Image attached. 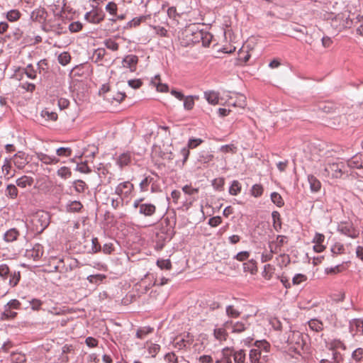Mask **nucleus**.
Instances as JSON below:
<instances>
[{
	"mask_svg": "<svg viewBox=\"0 0 363 363\" xmlns=\"http://www.w3.org/2000/svg\"><path fill=\"white\" fill-rule=\"evenodd\" d=\"M19 233L16 228H11L4 235V239L7 242H11L17 240Z\"/></svg>",
	"mask_w": 363,
	"mask_h": 363,
	"instance_id": "obj_25",
	"label": "nucleus"
},
{
	"mask_svg": "<svg viewBox=\"0 0 363 363\" xmlns=\"http://www.w3.org/2000/svg\"><path fill=\"white\" fill-rule=\"evenodd\" d=\"M271 201L273 203H274L277 207H282L284 205V200L281 196L277 192H272L271 194Z\"/></svg>",
	"mask_w": 363,
	"mask_h": 363,
	"instance_id": "obj_40",
	"label": "nucleus"
},
{
	"mask_svg": "<svg viewBox=\"0 0 363 363\" xmlns=\"http://www.w3.org/2000/svg\"><path fill=\"white\" fill-rule=\"evenodd\" d=\"M17 313L13 311L11 308L4 307V311L1 314V319L2 320H11L16 318Z\"/></svg>",
	"mask_w": 363,
	"mask_h": 363,
	"instance_id": "obj_31",
	"label": "nucleus"
},
{
	"mask_svg": "<svg viewBox=\"0 0 363 363\" xmlns=\"http://www.w3.org/2000/svg\"><path fill=\"white\" fill-rule=\"evenodd\" d=\"M134 189V186L130 182H123L118 184L115 189V194L120 197L128 198Z\"/></svg>",
	"mask_w": 363,
	"mask_h": 363,
	"instance_id": "obj_5",
	"label": "nucleus"
},
{
	"mask_svg": "<svg viewBox=\"0 0 363 363\" xmlns=\"http://www.w3.org/2000/svg\"><path fill=\"white\" fill-rule=\"evenodd\" d=\"M227 330L228 329L224 327L223 325L220 328H216L213 330V336L215 339L219 341L220 342L226 340L228 336Z\"/></svg>",
	"mask_w": 363,
	"mask_h": 363,
	"instance_id": "obj_16",
	"label": "nucleus"
},
{
	"mask_svg": "<svg viewBox=\"0 0 363 363\" xmlns=\"http://www.w3.org/2000/svg\"><path fill=\"white\" fill-rule=\"evenodd\" d=\"M106 48L112 51H116L119 48V45L111 38L106 39L104 41Z\"/></svg>",
	"mask_w": 363,
	"mask_h": 363,
	"instance_id": "obj_50",
	"label": "nucleus"
},
{
	"mask_svg": "<svg viewBox=\"0 0 363 363\" xmlns=\"http://www.w3.org/2000/svg\"><path fill=\"white\" fill-rule=\"evenodd\" d=\"M43 247L40 244L36 243L33 245L32 249L26 250V256L36 261L43 256Z\"/></svg>",
	"mask_w": 363,
	"mask_h": 363,
	"instance_id": "obj_10",
	"label": "nucleus"
},
{
	"mask_svg": "<svg viewBox=\"0 0 363 363\" xmlns=\"http://www.w3.org/2000/svg\"><path fill=\"white\" fill-rule=\"evenodd\" d=\"M328 348L330 351H337V349L346 350V346L342 341L339 339H333L327 344Z\"/></svg>",
	"mask_w": 363,
	"mask_h": 363,
	"instance_id": "obj_22",
	"label": "nucleus"
},
{
	"mask_svg": "<svg viewBox=\"0 0 363 363\" xmlns=\"http://www.w3.org/2000/svg\"><path fill=\"white\" fill-rule=\"evenodd\" d=\"M307 280V277L303 274H296L292 278V284L298 285Z\"/></svg>",
	"mask_w": 363,
	"mask_h": 363,
	"instance_id": "obj_62",
	"label": "nucleus"
},
{
	"mask_svg": "<svg viewBox=\"0 0 363 363\" xmlns=\"http://www.w3.org/2000/svg\"><path fill=\"white\" fill-rule=\"evenodd\" d=\"M84 18L89 23L97 24L104 20V14L98 10H93L86 12L84 15Z\"/></svg>",
	"mask_w": 363,
	"mask_h": 363,
	"instance_id": "obj_11",
	"label": "nucleus"
},
{
	"mask_svg": "<svg viewBox=\"0 0 363 363\" xmlns=\"http://www.w3.org/2000/svg\"><path fill=\"white\" fill-rule=\"evenodd\" d=\"M6 195L11 199H15L18 196V189L14 184H9L6 189Z\"/></svg>",
	"mask_w": 363,
	"mask_h": 363,
	"instance_id": "obj_51",
	"label": "nucleus"
},
{
	"mask_svg": "<svg viewBox=\"0 0 363 363\" xmlns=\"http://www.w3.org/2000/svg\"><path fill=\"white\" fill-rule=\"evenodd\" d=\"M183 35L186 38V44H196L203 39V30L199 29L196 25H191L186 28Z\"/></svg>",
	"mask_w": 363,
	"mask_h": 363,
	"instance_id": "obj_2",
	"label": "nucleus"
},
{
	"mask_svg": "<svg viewBox=\"0 0 363 363\" xmlns=\"http://www.w3.org/2000/svg\"><path fill=\"white\" fill-rule=\"evenodd\" d=\"M49 26L50 27V30L57 35L65 33L66 30L65 26L59 23V19L57 20V22L50 23Z\"/></svg>",
	"mask_w": 363,
	"mask_h": 363,
	"instance_id": "obj_43",
	"label": "nucleus"
},
{
	"mask_svg": "<svg viewBox=\"0 0 363 363\" xmlns=\"http://www.w3.org/2000/svg\"><path fill=\"white\" fill-rule=\"evenodd\" d=\"M164 360L167 363H186V361L181 357L179 358L174 352H169L165 354Z\"/></svg>",
	"mask_w": 363,
	"mask_h": 363,
	"instance_id": "obj_30",
	"label": "nucleus"
},
{
	"mask_svg": "<svg viewBox=\"0 0 363 363\" xmlns=\"http://www.w3.org/2000/svg\"><path fill=\"white\" fill-rule=\"evenodd\" d=\"M308 182L309 183L311 192L316 193L320 190L321 183L314 175L308 174Z\"/></svg>",
	"mask_w": 363,
	"mask_h": 363,
	"instance_id": "obj_18",
	"label": "nucleus"
},
{
	"mask_svg": "<svg viewBox=\"0 0 363 363\" xmlns=\"http://www.w3.org/2000/svg\"><path fill=\"white\" fill-rule=\"evenodd\" d=\"M131 160V155L130 152H124L119 155L117 159L116 163L121 167L128 165Z\"/></svg>",
	"mask_w": 363,
	"mask_h": 363,
	"instance_id": "obj_27",
	"label": "nucleus"
},
{
	"mask_svg": "<svg viewBox=\"0 0 363 363\" xmlns=\"http://www.w3.org/2000/svg\"><path fill=\"white\" fill-rule=\"evenodd\" d=\"M337 230L341 233L351 238H356L359 236V232L356 229L351 223H341Z\"/></svg>",
	"mask_w": 363,
	"mask_h": 363,
	"instance_id": "obj_6",
	"label": "nucleus"
},
{
	"mask_svg": "<svg viewBox=\"0 0 363 363\" xmlns=\"http://www.w3.org/2000/svg\"><path fill=\"white\" fill-rule=\"evenodd\" d=\"M229 104L234 107L245 108L247 106L246 98L244 95L237 94L236 99L235 101H230Z\"/></svg>",
	"mask_w": 363,
	"mask_h": 363,
	"instance_id": "obj_26",
	"label": "nucleus"
},
{
	"mask_svg": "<svg viewBox=\"0 0 363 363\" xmlns=\"http://www.w3.org/2000/svg\"><path fill=\"white\" fill-rule=\"evenodd\" d=\"M272 218L273 220V227L274 230L277 232L279 231L281 228L280 213L277 211H274L272 213Z\"/></svg>",
	"mask_w": 363,
	"mask_h": 363,
	"instance_id": "obj_32",
	"label": "nucleus"
},
{
	"mask_svg": "<svg viewBox=\"0 0 363 363\" xmlns=\"http://www.w3.org/2000/svg\"><path fill=\"white\" fill-rule=\"evenodd\" d=\"M348 167L351 169L363 168L362 156L355 155L347 161Z\"/></svg>",
	"mask_w": 363,
	"mask_h": 363,
	"instance_id": "obj_21",
	"label": "nucleus"
},
{
	"mask_svg": "<svg viewBox=\"0 0 363 363\" xmlns=\"http://www.w3.org/2000/svg\"><path fill=\"white\" fill-rule=\"evenodd\" d=\"M225 313L228 317L231 318H237L241 314L240 311L235 308V307L233 305H229L226 306Z\"/></svg>",
	"mask_w": 363,
	"mask_h": 363,
	"instance_id": "obj_38",
	"label": "nucleus"
},
{
	"mask_svg": "<svg viewBox=\"0 0 363 363\" xmlns=\"http://www.w3.org/2000/svg\"><path fill=\"white\" fill-rule=\"evenodd\" d=\"M263 187L261 184H254L251 189V194L255 198H258L263 194Z\"/></svg>",
	"mask_w": 363,
	"mask_h": 363,
	"instance_id": "obj_52",
	"label": "nucleus"
},
{
	"mask_svg": "<svg viewBox=\"0 0 363 363\" xmlns=\"http://www.w3.org/2000/svg\"><path fill=\"white\" fill-rule=\"evenodd\" d=\"M11 273V272L6 264H0V277L3 280L7 279Z\"/></svg>",
	"mask_w": 363,
	"mask_h": 363,
	"instance_id": "obj_53",
	"label": "nucleus"
},
{
	"mask_svg": "<svg viewBox=\"0 0 363 363\" xmlns=\"http://www.w3.org/2000/svg\"><path fill=\"white\" fill-rule=\"evenodd\" d=\"M73 187L77 193H83L87 189V185L84 181L77 179L73 182Z\"/></svg>",
	"mask_w": 363,
	"mask_h": 363,
	"instance_id": "obj_39",
	"label": "nucleus"
},
{
	"mask_svg": "<svg viewBox=\"0 0 363 363\" xmlns=\"http://www.w3.org/2000/svg\"><path fill=\"white\" fill-rule=\"evenodd\" d=\"M117 10V4L113 1L108 3V4L106 6V11L111 16H116Z\"/></svg>",
	"mask_w": 363,
	"mask_h": 363,
	"instance_id": "obj_56",
	"label": "nucleus"
},
{
	"mask_svg": "<svg viewBox=\"0 0 363 363\" xmlns=\"http://www.w3.org/2000/svg\"><path fill=\"white\" fill-rule=\"evenodd\" d=\"M40 115L46 121H55L57 119V114L55 112L50 111L47 108L43 110Z\"/></svg>",
	"mask_w": 363,
	"mask_h": 363,
	"instance_id": "obj_37",
	"label": "nucleus"
},
{
	"mask_svg": "<svg viewBox=\"0 0 363 363\" xmlns=\"http://www.w3.org/2000/svg\"><path fill=\"white\" fill-rule=\"evenodd\" d=\"M57 175L63 179H67L71 177L72 172L67 167H62L57 171Z\"/></svg>",
	"mask_w": 363,
	"mask_h": 363,
	"instance_id": "obj_36",
	"label": "nucleus"
},
{
	"mask_svg": "<svg viewBox=\"0 0 363 363\" xmlns=\"http://www.w3.org/2000/svg\"><path fill=\"white\" fill-rule=\"evenodd\" d=\"M71 60V57L68 52H64L58 56L59 63L62 65H67Z\"/></svg>",
	"mask_w": 363,
	"mask_h": 363,
	"instance_id": "obj_58",
	"label": "nucleus"
},
{
	"mask_svg": "<svg viewBox=\"0 0 363 363\" xmlns=\"http://www.w3.org/2000/svg\"><path fill=\"white\" fill-rule=\"evenodd\" d=\"M76 170L81 173H90L91 172L90 167L87 165V163L81 162L78 163L76 167Z\"/></svg>",
	"mask_w": 363,
	"mask_h": 363,
	"instance_id": "obj_63",
	"label": "nucleus"
},
{
	"mask_svg": "<svg viewBox=\"0 0 363 363\" xmlns=\"http://www.w3.org/2000/svg\"><path fill=\"white\" fill-rule=\"evenodd\" d=\"M47 12L45 9L38 8L32 11L30 14V19L33 21L42 23L45 20Z\"/></svg>",
	"mask_w": 363,
	"mask_h": 363,
	"instance_id": "obj_14",
	"label": "nucleus"
},
{
	"mask_svg": "<svg viewBox=\"0 0 363 363\" xmlns=\"http://www.w3.org/2000/svg\"><path fill=\"white\" fill-rule=\"evenodd\" d=\"M13 162L18 169H23L28 163L26 154L23 152H18L13 155Z\"/></svg>",
	"mask_w": 363,
	"mask_h": 363,
	"instance_id": "obj_13",
	"label": "nucleus"
},
{
	"mask_svg": "<svg viewBox=\"0 0 363 363\" xmlns=\"http://www.w3.org/2000/svg\"><path fill=\"white\" fill-rule=\"evenodd\" d=\"M138 63V57L133 54L127 55L122 60L123 67L129 69L131 72L136 71Z\"/></svg>",
	"mask_w": 363,
	"mask_h": 363,
	"instance_id": "obj_8",
	"label": "nucleus"
},
{
	"mask_svg": "<svg viewBox=\"0 0 363 363\" xmlns=\"http://www.w3.org/2000/svg\"><path fill=\"white\" fill-rule=\"evenodd\" d=\"M204 98L211 105H216L219 103V93L215 91H206L204 92Z\"/></svg>",
	"mask_w": 363,
	"mask_h": 363,
	"instance_id": "obj_19",
	"label": "nucleus"
},
{
	"mask_svg": "<svg viewBox=\"0 0 363 363\" xmlns=\"http://www.w3.org/2000/svg\"><path fill=\"white\" fill-rule=\"evenodd\" d=\"M254 346V349H259L264 354H268L269 352L270 345L265 340L255 341Z\"/></svg>",
	"mask_w": 363,
	"mask_h": 363,
	"instance_id": "obj_29",
	"label": "nucleus"
},
{
	"mask_svg": "<svg viewBox=\"0 0 363 363\" xmlns=\"http://www.w3.org/2000/svg\"><path fill=\"white\" fill-rule=\"evenodd\" d=\"M223 326L230 330L232 333H241L249 328L250 323L247 320L233 321L230 320L225 321Z\"/></svg>",
	"mask_w": 363,
	"mask_h": 363,
	"instance_id": "obj_3",
	"label": "nucleus"
},
{
	"mask_svg": "<svg viewBox=\"0 0 363 363\" xmlns=\"http://www.w3.org/2000/svg\"><path fill=\"white\" fill-rule=\"evenodd\" d=\"M82 208L83 205L79 201H70L66 206L67 211L69 213H78Z\"/></svg>",
	"mask_w": 363,
	"mask_h": 363,
	"instance_id": "obj_28",
	"label": "nucleus"
},
{
	"mask_svg": "<svg viewBox=\"0 0 363 363\" xmlns=\"http://www.w3.org/2000/svg\"><path fill=\"white\" fill-rule=\"evenodd\" d=\"M264 354L259 349H251L249 353V359L251 363H257Z\"/></svg>",
	"mask_w": 363,
	"mask_h": 363,
	"instance_id": "obj_24",
	"label": "nucleus"
},
{
	"mask_svg": "<svg viewBox=\"0 0 363 363\" xmlns=\"http://www.w3.org/2000/svg\"><path fill=\"white\" fill-rule=\"evenodd\" d=\"M106 277V275L101 274H93L88 276L87 280L91 284H97L101 282Z\"/></svg>",
	"mask_w": 363,
	"mask_h": 363,
	"instance_id": "obj_47",
	"label": "nucleus"
},
{
	"mask_svg": "<svg viewBox=\"0 0 363 363\" xmlns=\"http://www.w3.org/2000/svg\"><path fill=\"white\" fill-rule=\"evenodd\" d=\"M349 331L353 337L358 333L363 335V319L354 318L350 320Z\"/></svg>",
	"mask_w": 363,
	"mask_h": 363,
	"instance_id": "obj_9",
	"label": "nucleus"
},
{
	"mask_svg": "<svg viewBox=\"0 0 363 363\" xmlns=\"http://www.w3.org/2000/svg\"><path fill=\"white\" fill-rule=\"evenodd\" d=\"M35 155L37 159L45 164H56L60 162L59 158L56 156L48 155L43 152H36Z\"/></svg>",
	"mask_w": 363,
	"mask_h": 363,
	"instance_id": "obj_12",
	"label": "nucleus"
},
{
	"mask_svg": "<svg viewBox=\"0 0 363 363\" xmlns=\"http://www.w3.org/2000/svg\"><path fill=\"white\" fill-rule=\"evenodd\" d=\"M153 329L150 327L140 328L137 330L136 337L139 339H143L147 335L151 333Z\"/></svg>",
	"mask_w": 363,
	"mask_h": 363,
	"instance_id": "obj_48",
	"label": "nucleus"
},
{
	"mask_svg": "<svg viewBox=\"0 0 363 363\" xmlns=\"http://www.w3.org/2000/svg\"><path fill=\"white\" fill-rule=\"evenodd\" d=\"M231 348L226 347L221 351V357L215 363H232Z\"/></svg>",
	"mask_w": 363,
	"mask_h": 363,
	"instance_id": "obj_17",
	"label": "nucleus"
},
{
	"mask_svg": "<svg viewBox=\"0 0 363 363\" xmlns=\"http://www.w3.org/2000/svg\"><path fill=\"white\" fill-rule=\"evenodd\" d=\"M72 150L70 147H61L56 150V155L58 157H69L72 155Z\"/></svg>",
	"mask_w": 363,
	"mask_h": 363,
	"instance_id": "obj_46",
	"label": "nucleus"
},
{
	"mask_svg": "<svg viewBox=\"0 0 363 363\" xmlns=\"http://www.w3.org/2000/svg\"><path fill=\"white\" fill-rule=\"evenodd\" d=\"M24 72L26 76L31 79H35L36 78V71L32 65H27L25 68Z\"/></svg>",
	"mask_w": 363,
	"mask_h": 363,
	"instance_id": "obj_61",
	"label": "nucleus"
},
{
	"mask_svg": "<svg viewBox=\"0 0 363 363\" xmlns=\"http://www.w3.org/2000/svg\"><path fill=\"white\" fill-rule=\"evenodd\" d=\"M21 13L17 9H11L6 13V18L10 22H15L21 17Z\"/></svg>",
	"mask_w": 363,
	"mask_h": 363,
	"instance_id": "obj_41",
	"label": "nucleus"
},
{
	"mask_svg": "<svg viewBox=\"0 0 363 363\" xmlns=\"http://www.w3.org/2000/svg\"><path fill=\"white\" fill-rule=\"evenodd\" d=\"M199 99V96L196 95H189L184 96V108L186 111H190L193 109L194 106V100Z\"/></svg>",
	"mask_w": 363,
	"mask_h": 363,
	"instance_id": "obj_23",
	"label": "nucleus"
},
{
	"mask_svg": "<svg viewBox=\"0 0 363 363\" xmlns=\"http://www.w3.org/2000/svg\"><path fill=\"white\" fill-rule=\"evenodd\" d=\"M308 323L309 328L313 331L320 332V331L323 330V323L318 319H315V318L311 319L308 321Z\"/></svg>",
	"mask_w": 363,
	"mask_h": 363,
	"instance_id": "obj_33",
	"label": "nucleus"
},
{
	"mask_svg": "<svg viewBox=\"0 0 363 363\" xmlns=\"http://www.w3.org/2000/svg\"><path fill=\"white\" fill-rule=\"evenodd\" d=\"M241 191V184L238 180H233L229 188V194L236 196Z\"/></svg>",
	"mask_w": 363,
	"mask_h": 363,
	"instance_id": "obj_34",
	"label": "nucleus"
},
{
	"mask_svg": "<svg viewBox=\"0 0 363 363\" xmlns=\"http://www.w3.org/2000/svg\"><path fill=\"white\" fill-rule=\"evenodd\" d=\"M9 278V284L10 286L11 287L16 286L18 284L20 279H21L20 272L14 271V272H11L10 274Z\"/></svg>",
	"mask_w": 363,
	"mask_h": 363,
	"instance_id": "obj_35",
	"label": "nucleus"
},
{
	"mask_svg": "<svg viewBox=\"0 0 363 363\" xmlns=\"http://www.w3.org/2000/svg\"><path fill=\"white\" fill-rule=\"evenodd\" d=\"M213 156L212 154L208 152H202L199 155L198 161L201 163L206 164L211 162L213 160Z\"/></svg>",
	"mask_w": 363,
	"mask_h": 363,
	"instance_id": "obj_45",
	"label": "nucleus"
},
{
	"mask_svg": "<svg viewBox=\"0 0 363 363\" xmlns=\"http://www.w3.org/2000/svg\"><path fill=\"white\" fill-rule=\"evenodd\" d=\"M332 362L331 363H343L344 357L343 355L337 351H332Z\"/></svg>",
	"mask_w": 363,
	"mask_h": 363,
	"instance_id": "obj_64",
	"label": "nucleus"
},
{
	"mask_svg": "<svg viewBox=\"0 0 363 363\" xmlns=\"http://www.w3.org/2000/svg\"><path fill=\"white\" fill-rule=\"evenodd\" d=\"M33 178L27 175H23L16 181V185L21 188L30 186L33 185Z\"/></svg>",
	"mask_w": 363,
	"mask_h": 363,
	"instance_id": "obj_20",
	"label": "nucleus"
},
{
	"mask_svg": "<svg viewBox=\"0 0 363 363\" xmlns=\"http://www.w3.org/2000/svg\"><path fill=\"white\" fill-rule=\"evenodd\" d=\"M50 224V215L47 212H40L36 215L35 225L38 233H41Z\"/></svg>",
	"mask_w": 363,
	"mask_h": 363,
	"instance_id": "obj_7",
	"label": "nucleus"
},
{
	"mask_svg": "<svg viewBox=\"0 0 363 363\" xmlns=\"http://www.w3.org/2000/svg\"><path fill=\"white\" fill-rule=\"evenodd\" d=\"M146 18H147V16H140L139 17H135L127 23V27H130V28H131L133 26L136 27V26H139L140 24V23L142 21H145Z\"/></svg>",
	"mask_w": 363,
	"mask_h": 363,
	"instance_id": "obj_57",
	"label": "nucleus"
},
{
	"mask_svg": "<svg viewBox=\"0 0 363 363\" xmlns=\"http://www.w3.org/2000/svg\"><path fill=\"white\" fill-rule=\"evenodd\" d=\"M203 143V140L200 138H189L187 143V145L186 147H188V149H194L197 147L199 145H200Z\"/></svg>",
	"mask_w": 363,
	"mask_h": 363,
	"instance_id": "obj_54",
	"label": "nucleus"
},
{
	"mask_svg": "<svg viewBox=\"0 0 363 363\" xmlns=\"http://www.w3.org/2000/svg\"><path fill=\"white\" fill-rule=\"evenodd\" d=\"M325 155L324 160H320L321 174L325 177L340 178L343 174V163L339 162L338 158L333 157L330 151L326 152Z\"/></svg>",
	"mask_w": 363,
	"mask_h": 363,
	"instance_id": "obj_1",
	"label": "nucleus"
},
{
	"mask_svg": "<svg viewBox=\"0 0 363 363\" xmlns=\"http://www.w3.org/2000/svg\"><path fill=\"white\" fill-rule=\"evenodd\" d=\"M352 359L356 362H361L363 361V348L358 347L355 349L352 353Z\"/></svg>",
	"mask_w": 363,
	"mask_h": 363,
	"instance_id": "obj_44",
	"label": "nucleus"
},
{
	"mask_svg": "<svg viewBox=\"0 0 363 363\" xmlns=\"http://www.w3.org/2000/svg\"><path fill=\"white\" fill-rule=\"evenodd\" d=\"M231 354L235 363H245L246 361V352L242 349L235 350L233 347H230Z\"/></svg>",
	"mask_w": 363,
	"mask_h": 363,
	"instance_id": "obj_15",
	"label": "nucleus"
},
{
	"mask_svg": "<svg viewBox=\"0 0 363 363\" xmlns=\"http://www.w3.org/2000/svg\"><path fill=\"white\" fill-rule=\"evenodd\" d=\"M133 207L138 211V213L145 217H152L156 213V206L151 203L139 205L138 201L133 202Z\"/></svg>",
	"mask_w": 363,
	"mask_h": 363,
	"instance_id": "obj_4",
	"label": "nucleus"
},
{
	"mask_svg": "<svg viewBox=\"0 0 363 363\" xmlns=\"http://www.w3.org/2000/svg\"><path fill=\"white\" fill-rule=\"evenodd\" d=\"M157 265L161 269H170L172 267V263L169 259H158L157 261Z\"/></svg>",
	"mask_w": 363,
	"mask_h": 363,
	"instance_id": "obj_60",
	"label": "nucleus"
},
{
	"mask_svg": "<svg viewBox=\"0 0 363 363\" xmlns=\"http://www.w3.org/2000/svg\"><path fill=\"white\" fill-rule=\"evenodd\" d=\"M330 250L333 255H337L343 253L345 248L342 244L337 242L331 247Z\"/></svg>",
	"mask_w": 363,
	"mask_h": 363,
	"instance_id": "obj_59",
	"label": "nucleus"
},
{
	"mask_svg": "<svg viewBox=\"0 0 363 363\" xmlns=\"http://www.w3.org/2000/svg\"><path fill=\"white\" fill-rule=\"evenodd\" d=\"M26 360L25 354L21 352H12L11 354V361L13 363H23Z\"/></svg>",
	"mask_w": 363,
	"mask_h": 363,
	"instance_id": "obj_42",
	"label": "nucleus"
},
{
	"mask_svg": "<svg viewBox=\"0 0 363 363\" xmlns=\"http://www.w3.org/2000/svg\"><path fill=\"white\" fill-rule=\"evenodd\" d=\"M152 182V177H145L140 183V189L141 191L145 192L148 191V187Z\"/></svg>",
	"mask_w": 363,
	"mask_h": 363,
	"instance_id": "obj_49",
	"label": "nucleus"
},
{
	"mask_svg": "<svg viewBox=\"0 0 363 363\" xmlns=\"http://www.w3.org/2000/svg\"><path fill=\"white\" fill-rule=\"evenodd\" d=\"M160 350V345L158 344L150 343V345L147 346L148 353L152 357H155L157 354Z\"/></svg>",
	"mask_w": 363,
	"mask_h": 363,
	"instance_id": "obj_55",
	"label": "nucleus"
}]
</instances>
